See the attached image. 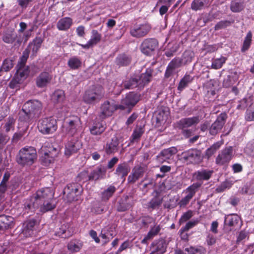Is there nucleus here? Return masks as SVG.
<instances>
[{
  "instance_id": "1",
  "label": "nucleus",
  "mask_w": 254,
  "mask_h": 254,
  "mask_svg": "<svg viewBox=\"0 0 254 254\" xmlns=\"http://www.w3.org/2000/svg\"><path fill=\"white\" fill-rule=\"evenodd\" d=\"M54 193L50 188L41 189L37 191L36 194L24 203L25 213H28L30 209L39 207V203L46 199L54 198Z\"/></svg>"
},
{
  "instance_id": "2",
  "label": "nucleus",
  "mask_w": 254,
  "mask_h": 254,
  "mask_svg": "<svg viewBox=\"0 0 254 254\" xmlns=\"http://www.w3.org/2000/svg\"><path fill=\"white\" fill-rule=\"evenodd\" d=\"M41 103L37 100H30L26 102L23 105L22 113L24 114L23 120L26 123L37 117L41 108Z\"/></svg>"
},
{
  "instance_id": "3",
  "label": "nucleus",
  "mask_w": 254,
  "mask_h": 254,
  "mask_svg": "<svg viewBox=\"0 0 254 254\" xmlns=\"http://www.w3.org/2000/svg\"><path fill=\"white\" fill-rule=\"evenodd\" d=\"M36 159V150L33 147H24L19 152L17 162L22 165H31Z\"/></svg>"
},
{
  "instance_id": "4",
  "label": "nucleus",
  "mask_w": 254,
  "mask_h": 254,
  "mask_svg": "<svg viewBox=\"0 0 254 254\" xmlns=\"http://www.w3.org/2000/svg\"><path fill=\"white\" fill-rule=\"evenodd\" d=\"M104 95L101 86H94L86 90L83 95V101L87 104H95L99 102Z\"/></svg>"
},
{
  "instance_id": "5",
  "label": "nucleus",
  "mask_w": 254,
  "mask_h": 254,
  "mask_svg": "<svg viewBox=\"0 0 254 254\" xmlns=\"http://www.w3.org/2000/svg\"><path fill=\"white\" fill-rule=\"evenodd\" d=\"M38 128L43 134L54 133L57 129V121L53 118H46L39 120Z\"/></svg>"
},
{
  "instance_id": "6",
  "label": "nucleus",
  "mask_w": 254,
  "mask_h": 254,
  "mask_svg": "<svg viewBox=\"0 0 254 254\" xmlns=\"http://www.w3.org/2000/svg\"><path fill=\"white\" fill-rule=\"evenodd\" d=\"M17 71L9 83V87L12 89L16 88L18 84L22 83L27 77L29 70L28 67L16 66Z\"/></svg>"
},
{
  "instance_id": "7",
  "label": "nucleus",
  "mask_w": 254,
  "mask_h": 254,
  "mask_svg": "<svg viewBox=\"0 0 254 254\" xmlns=\"http://www.w3.org/2000/svg\"><path fill=\"white\" fill-rule=\"evenodd\" d=\"M139 100V95L133 92H130L122 99L121 104L118 105V108L121 110L127 109L130 111Z\"/></svg>"
},
{
  "instance_id": "8",
  "label": "nucleus",
  "mask_w": 254,
  "mask_h": 254,
  "mask_svg": "<svg viewBox=\"0 0 254 254\" xmlns=\"http://www.w3.org/2000/svg\"><path fill=\"white\" fill-rule=\"evenodd\" d=\"M158 47V42L155 39H145L140 47L141 52L146 55H152Z\"/></svg>"
},
{
  "instance_id": "9",
  "label": "nucleus",
  "mask_w": 254,
  "mask_h": 254,
  "mask_svg": "<svg viewBox=\"0 0 254 254\" xmlns=\"http://www.w3.org/2000/svg\"><path fill=\"white\" fill-rule=\"evenodd\" d=\"M81 124L80 120L78 117H71L65 122L66 129L69 134L73 135L79 130Z\"/></svg>"
},
{
  "instance_id": "10",
  "label": "nucleus",
  "mask_w": 254,
  "mask_h": 254,
  "mask_svg": "<svg viewBox=\"0 0 254 254\" xmlns=\"http://www.w3.org/2000/svg\"><path fill=\"white\" fill-rule=\"evenodd\" d=\"M150 29L151 27L148 23L136 24L131 29L130 33L133 37L139 38L146 35Z\"/></svg>"
},
{
  "instance_id": "11",
  "label": "nucleus",
  "mask_w": 254,
  "mask_h": 254,
  "mask_svg": "<svg viewBox=\"0 0 254 254\" xmlns=\"http://www.w3.org/2000/svg\"><path fill=\"white\" fill-rule=\"evenodd\" d=\"M182 156L185 160L191 163H198L201 160V152L196 149H191L184 152Z\"/></svg>"
},
{
  "instance_id": "12",
  "label": "nucleus",
  "mask_w": 254,
  "mask_h": 254,
  "mask_svg": "<svg viewBox=\"0 0 254 254\" xmlns=\"http://www.w3.org/2000/svg\"><path fill=\"white\" fill-rule=\"evenodd\" d=\"M227 116L226 113H221L217 117L216 121L211 125L209 128V132L211 135L216 134L223 127Z\"/></svg>"
},
{
  "instance_id": "13",
  "label": "nucleus",
  "mask_w": 254,
  "mask_h": 254,
  "mask_svg": "<svg viewBox=\"0 0 254 254\" xmlns=\"http://www.w3.org/2000/svg\"><path fill=\"white\" fill-rule=\"evenodd\" d=\"M81 146V141L76 138L72 139L65 145L64 154L67 156H70L72 154L76 153Z\"/></svg>"
},
{
  "instance_id": "14",
  "label": "nucleus",
  "mask_w": 254,
  "mask_h": 254,
  "mask_svg": "<svg viewBox=\"0 0 254 254\" xmlns=\"http://www.w3.org/2000/svg\"><path fill=\"white\" fill-rule=\"evenodd\" d=\"M81 191V187L77 184L67 186L64 190V193L67 194V197L69 201H74L78 199V196L80 195Z\"/></svg>"
},
{
  "instance_id": "15",
  "label": "nucleus",
  "mask_w": 254,
  "mask_h": 254,
  "mask_svg": "<svg viewBox=\"0 0 254 254\" xmlns=\"http://www.w3.org/2000/svg\"><path fill=\"white\" fill-rule=\"evenodd\" d=\"M200 186L201 184L199 183H194L187 188L186 191L187 195L185 197L182 198L179 202V204L181 206H185L189 202L190 200L192 198V197L195 194L197 189Z\"/></svg>"
},
{
  "instance_id": "16",
  "label": "nucleus",
  "mask_w": 254,
  "mask_h": 254,
  "mask_svg": "<svg viewBox=\"0 0 254 254\" xmlns=\"http://www.w3.org/2000/svg\"><path fill=\"white\" fill-rule=\"evenodd\" d=\"M119 109L118 105L110 103L107 101L104 102L101 107V112L100 117L101 119H104L106 117L112 116L113 112L117 109Z\"/></svg>"
},
{
  "instance_id": "17",
  "label": "nucleus",
  "mask_w": 254,
  "mask_h": 254,
  "mask_svg": "<svg viewBox=\"0 0 254 254\" xmlns=\"http://www.w3.org/2000/svg\"><path fill=\"white\" fill-rule=\"evenodd\" d=\"M232 147H229L223 149L216 159V164L222 165L228 163L232 158Z\"/></svg>"
},
{
  "instance_id": "18",
  "label": "nucleus",
  "mask_w": 254,
  "mask_h": 254,
  "mask_svg": "<svg viewBox=\"0 0 254 254\" xmlns=\"http://www.w3.org/2000/svg\"><path fill=\"white\" fill-rule=\"evenodd\" d=\"M52 79V75L49 72H41L36 79V84L39 88H44L49 84Z\"/></svg>"
},
{
  "instance_id": "19",
  "label": "nucleus",
  "mask_w": 254,
  "mask_h": 254,
  "mask_svg": "<svg viewBox=\"0 0 254 254\" xmlns=\"http://www.w3.org/2000/svg\"><path fill=\"white\" fill-rule=\"evenodd\" d=\"M182 65V61L180 59H173L168 64L165 74V76L168 78L177 73V69Z\"/></svg>"
},
{
  "instance_id": "20",
  "label": "nucleus",
  "mask_w": 254,
  "mask_h": 254,
  "mask_svg": "<svg viewBox=\"0 0 254 254\" xmlns=\"http://www.w3.org/2000/svg\"><path fill=\"white\" fill-rule=\"evenodd\" d=\"M200 121L198 117H193L182 119L178 123V127L180 129H184L195 126Z\"/></svg>"
},
{
  "instance_id": "21",
  "label": "nucleus",
  "mask_w": 254,
  "mask_h": 254,
  "mask_svg": "<svg viewBox=\"0 0 254 254\" xmlns=\"http://www.w3.org/2000/svg\"><path fill=\"white\" fill-rule=\"evenodd\" d=\"M146 170L143 166H135L132 170L131 173L128 176L127 180L130 183H135L139 178L141 177Z\"/></svg>"
},
{
  "instance_id": "22",
  "label": "nucleus",
  "mask_w": 254,
  "mask_h": 254,
  "mask_svg": "<svg viewBox=\"0 0 254 254\" xmlns=\"http://www.w3.org/2000/svg\"><path fill=\"white\" fill-rule=\"evenodd\" d=\"M177 152V149L176 147H172L169 148L164 149L157 156L158 160L159 162H164L168 161Z\"/></svg>"
},
{
  "instance_id": "23",
  "label": "nucleus",
  "mask_w": 254,
  "mask_h": 254,
  "mask_svg": "<svg viewBox=\"0 0 254 254\" xmlns=\"http://www.w3.org/2000/svg\"><path fill=\"white\" fill-rule=\"evenodd\" d=\"M35 225V221L34 220H29L25 222L22 226L21 236L28 237L33 234L34 227Z\"/></svg>"
},
{
  "instance_id": "24",
  "label": "nucleus",
  "mask_w": 254,
  "mask_h": 254,
  "mask_svg": "<svg viewBox=\"0 0 254 254\" xmlns=\"http://www.w3.org/2000/svg\"><path fill=\"white\" fill-rule=\"evenodd\" d=\"M151 246L153 250L150 254H164L166 251L167 244L164 240H159L154 242Z\"/></svg>"
},
{
  "instance_id": "25",
  "label": "nucleus",
  "mask_w": 254,
  "mask_h": 254,
  "mask_svg": "<svg viewBox=\"0 0 254 254\" xmlns=\"http://www.w3.org/2000/svg\"><path fill=\"white\" fill-rule=\"evenodd\" d=\"M130 171L129 166L125 163L120 164L118 165L115 174L122 180V183H124L126 180V177Z\"/></svg>"
},
{
  "instance_id": "26",
  "label": "nucleus",
  "mask_w": 254,
  "mask_h": 254,
  "mask_svg": "<svg viewBox=\"0 0 254 254\" xmlns=\"http://www.w3.org/2000/svg\"><path fill=\"white\" fill-rule=\"evenodd\" d=\"M56 207V201L54 198L46 199V200L39 203V207L40 211L42 212H46L52 210Z\"/></svg>"
},
{
  "instance_id": "27",
  "label": "nucleus",
  "mask_w": 254,
  "mask_h": 254,
  "mask_svg": "<svg viewBox=\"0 0 254 254\" xmlns=\"http://www.w3.org/2000/svg\"><path fill=\"white\" fill-rule=\"evenodd\" d=\"M13 217L6 215L0 216V230L3 231L11 228L13 225Z\"/></svg>"
},
{
  "instance_id": "28",
  "label": "nucleus",
  "mask_w": 254,
  "mask_h": 254,
  "mask_svg": "<svg viewBox=\"0 0 254 254\" xmlns=\"http://www.w3.org/2000/svg\"><path fill=\"white\" fill-rule=\"evenodd\" d=\"M106 174V169L99 167L92 171L88 176V179L89 180L96 181L99 179H104L105 178Z\"/></svg>"
},
{
  "instance_id": "29",
  "label": "nucleus",
  "mask_w": 254,
  "mask_h": 254,
  "mask_svg": "<svg viewBox=\"0 0 254 254\" xmlns=\"http://www.w3.org/2000/svg\"><path fill=\"white\" fill-rule=\"evenodd\" d=\"M119 142L117 139H112L111 141L107 143L104 146V150L108 154L114 153L118 150Z\"/></svg>"
},
{
  "instance_id": "30",
  "label": "nucleus",
  "mask_w": 254,
  "mask_h": 254,
  "mask_svg": "<svg viewBox=\"0 0 254 254\" xmlns=\"http://www.w3.org/2000/svg\"><path fill=\"white\" fill-rule=\"evenodd\" d=\"M42 40L40 38H36L33 42L29 44L26 50H29V53L31 51L32 56H35L41 47Z\"/></svg>"
},
{
  "instance_id": "31",
  "label": "nucleus",
  "mask_w": 254,
  "mask_h": 254,
  "mask_svg": "<svg viewBox=\"0 0 254 254\" xmlns=\"http://www.w3.org/2000/svg\"><path fill=\"white\" fill-rule=\"evenodd\" d=\"M213 171L210 170H202L196 172L194 177L197 180H208L211 177Z\"/></svg>"
},
{
  "instance_id": "32",
  "label": "nucleus",
  "mask_w": 254,
  "mask_h": 254,
  "mask_svg": "<svg viewBox=\"0 0 254 254\" xmlns=\"http://www.w3.org/2000/svg\"><path fill=\"white\" fill-rule=\"evenodd\" d=\"M72 20L69 17L61 19L57 23V28L60 30H66L70 28Z\"/></svg>"
},
{
  "instance_id": "33",
  "label": "nucleus",
  "mask_w": 254,
  "mask_h": 254,
  "mask_svg": "<svg viewBox=\"0 0 254 254\" xmlns=\"http://www.w3.org/2000/svg\"><path fill=\"white\" fill-rule=\"evenodd\" d=\"M65 99L64 92L62 90H56L52 96V100L55 103H60L63 102Z\"/></svg>"
},
{
  "instance_id": "34",
  "label": "nucleus",
  "mask_w": 254,
  "mask_h": 254,
  "mask_svg": "<svg viewBox=\"0 0 254 254\" xmlns=\"http://www.w3.org/2000/svg\"><path fill=\"white\" fill-rule=\"evenodd\" d=\"M152 74V70L150 69H147L144 73H142L140 77H138V82L139 85H144L146 83L150 81Z\"/></svg>"
},
{
  "instance_id": "35",
  "label": "nucleus",
  "mask_w": 254,
  "mask_h": 254,
  "mask_svg": "<svg viewBox=\"0 0 254 254\" xmlns=\"http://www.w3.org/2000/svg\"><path fill=\"white\" fill-rule=\"evenodd\" d=\"M144 132V127L137 126L134 129L131 135V142L138 141Z\"/></svg>"
},
{
  "instance_id": "36",
  "label": "nucleus",
  "mask_w": 254,
  "mask_h": 254,
  "mask_svg": "<svg viewBox=\"0 0 254 254\" xmlns=\"http://www.w3.org/2000/svg\"><path fill=\"white\" fill-rule=\"evenodd\" d=\"M192 80L193 78L190 75L186 74L180 80L178 86V90L182 91L192 81Z\"/></svg>"
},
{
  "instance_id": "37",
  "label": "nucleus",
  "mask_w": 254,
  "mask_h": 254,
  "mask_svg": "<svg viewBox=\"0 0 254 254\" xmlns=\"http://www.w3.org/2000/svg\"><path fill=\"white\" fill-rule=\"evenodd\" d=\"M67 65L71 69H77L81 66V61L79 58L73 56L68 60Z\"/></svg>"
},
{
  "instance_id": "38",
  "label": "nucleus",
  "mask_w": 254,
  "mask_h": 254,
  "mask_svg": "<svg viewBox=\"0 0 254 254\" xmlns=\"http://www.w3.org/2000/svg\"><path fill=\"white\" fill-rule=\"evenodd\" d=\"M240 217L236 214H231L225 216V223L229 226H233L236 225L240 221Z\"/></svg>"
},
{
  "instance_id": "39",
  "label": "nucleus",
  "mask_w": 254,
  "mask_h": 254,
  "mask_svg": "<svg viewBox=\"0 0 254 254\" xmlns=\"http://www.w3.org/2000/svg\"><path fill=\"white\" fill-rule=\"evenodd\" d=\"M16 37V34L14 32L9 31L3 34L2 40L6 43H12L15 41Z\"/></svg>"
},
{
  "instance_id": "40",
  "label": "nucleus",
  "mask_w": 254,
  "mask_h": 254,
  "mask_svg": "<svg viewBox=\"0 0 254 254\" xmlns=\"http://www.w3.org/2000/svg\"><path fill=\"white\" fill-rule=\"evenodd\" d=\"M105 129L104 125L102 123H95L90 128V132L92 134L98 135L102 133Z\"/></svg>"
},
{
  "instance_id": "41",
  "label": "nucleus",
  "mask_w": 254,
  "mask_h": 254,
  "mask_svg": "<svg viewBox=\"0 0 254 254\" xmlns=\"http://www.w3.org/2000/svg\"><path fill=\"white\" fill-rule=\"evenodd\" d=\"M252 33L251 31L248 32L245 38L242 47L241 48V51L244 52L247 51L252 43Z\"/></svg>"
},
{
  "instance_id": "42",
  "label": "nucleus",
  "mask_w": 254,
  "mask_h": 254,
  "mask_svg": "<svg viewBox=\"0 0 254 254\" xmlns=\"http://www.w3.org/2000/svg\"><path fill=\"white\" fill-rule=\"evenodd\" d=\"M185 251L188 254H205V250L201 246L186 248Z\"/></svg>"
},
{
  "instance_id": "43",
  "label": "nucleus",
  "mask_w": 254,
  "mask_h": 254,
  "mask_svg": "<svg viewBox=\"0 0 254 254\" xmlns=\"http://www.w3.org/2000/svg\"><path fill=\"white\" fill-rule=\"evenodd\" d=\"M82 247V244L79 241H71L67 246L68 249L72 253L79 252Z\"/></svg>"
},
{
  "instance_id": "44",
  "label": "nucleus",
  "mask_w": 254,
  "mask_h": 254,
  "mask_svg": "<svg viewBox=\"0 0 254 254\" xmlns=\"http://www.w3.org/2000/svg\"><path fill=\"white\" fill-rule=\"evenodd\" d=\"M123 86L126 89H132L139 85L138 82V76L132 78L128 81H126L123 83Z\"/></svg>"
},
{
  "instance_id": "45",
  "label": "nucleus",
  "mask_w": 254,
  "mask_h": 254,
  "mask_svg": "<svg viewBox=\"0 0 254 254\" xmlns=\"http://www.w3.org/2000/svg\"><path fill=\"white\" fill-rule=\"evenodd\" d=\"M208 0H194L191 4L192 9L198 10L202 9L207 3Z\"/></svg>"
},
{
  "instance_id": "46",
  "label": "nucleus",
  "mask_w": 254,
  "mask_h": 254,
  "mask_svg": "<svg viewBox=\"0 0 254 254\" xmlns=\"http://www.w3.org/2000/svg\"><path fill=\"white\" fill-rule=\"evenodd\" d=\"M116 188L113 186H109L106 190H105L102 194V199L104 200H107L111 197L113 193L116 191Z\"/></svg>"
},
{
  "instance_id": "47",
  "label": "nucleus",
  "mask_w": 254,
  "mask_h": 254,
  "mask_svg": "<svg viewBox=\"0 0 254 254\" xmlns=\"http://www.w3.org/2000/svg\"><path fill=\"white\" fill-rule=\"evenodd\" d=\"M101 36L97 30H93L92 31V35L91 38L88 41L92 46L96 45L100 42Z\"/></svg>"
},
{
  "instance_id": "48",
  "label": "nucleus",
  "mask_w": 254,
  "mask_h": 254,
  "mask_svg": "<svg viewBox=\"0 0 254 254\" xmlns=\"http://www.w3.org/2000/svg\"><path fill=\"white\" fill-rule=\"evenodd\" d=\"M193 56L194 53L192 51L190 50L186 51L183 55L182 59H181L182 61V64H186L188 63H190Z\"/></svg>"
},
{
  "instance_id": "49",
  "label": "nucleus",
  "mask_w": 254,
  "mask_h": 254,
  "mask_svg": "<svg viewBox=\"0 0 254 254\" xmlns=\"http://www.w3.org/2000/svg\"><path fill=\"white\" fill-rule=\"evenodd\" d=\"M226 61V58L224 57L216 59L212 62L211 66L213 68L216 69L220 68L225 63Z\"/></svg>"
},
{
  "instance_id": "50",
  "label": "nucleus",
  "mask_w": 254,
  "mask_h": 254,
  "mask_svg": "<svg viewBox=\"0 0 254 254\" xmlns=\"http://www.w3.org/2000/svg\"><path fill=\"white\" fill-rule=\"evenodd\" d=\"M130 61V58L125 55H120L117 59V63L120 65H127L129 64Z\"/></svg>"
},
{
  "instance_id": "51",
  "label": "nucleus",
  "mask_w": 254,
  "mask_h": 254,
  "mask_svg": "<svg viewBox=\"0 0 254 254\" xmlns=\"http://www.w3.org/2000/svg\"><path fill=\"white\" fill-rule=\"evenodd\" d=\"M13 66V61L11 59H5L0 68V71H8Z\"/></svg>"
},
{
  "instance_id": "52",
  "label": "nucleus",
  "mask_w": 254,
  "mask_h": 254,
  "mask_svg": "<svg viewBox=\"0 0 254 254\" xmlns=\"http://www.w3.org/2000/svg\"><path fill=\"white\" fill-rule=\"evenodd\" d=\"M168 118V112L167 111H160L157 114L156 117L157 122L162 123L167 120Z\"/></svg>"
},
{
  "instance_id": "53",
  "label": "nucleus",
  "mask_w": 254,
  "mask_h": 254,
  "mask_svg": "<svg viewBox=\"0 0 254 254\" xmlns=\"http://www.w3.org/2000/svg\"><path fill=\"white\" fill-rule=\"evenodd\" d=\"M29 50H25L23 52L22 56L20 58V61H19L17 66L26 67L25 66V64L27 61V60L29 57Z\"/></svg>"
},
{
  "instance_id": "54",
  "label": "nucleus",
  "mask_w": 254,
  "mask_h": 254,
  "mask_svg": "<svg viewBox=\"0 0 254 254\" xmlns=\"http://www.w3.org/2000/svg\"><path fill=\"white\" fill-rule=\"evenodd\" d=\"M14 123L15 121L13 118H8L4 126L6 132H8L11 130H14Z\"/></svg>"
},
{
  "instance_id": "55",
  "label": "nucleus",
  "mask_w": 254,
  "mask_h": 254,
  "mask_svg": "<svg viewBox=\"0 0 254 254\" xmlns=\"http://www.w3.org/2000/svg\"><path fill=\"white\" fill-rule=\"evenodd\" d=\"M41 161L44 165L47 166L52 163L54 159L50 156L48 153L44 152V155L41 157Z\"/></svg>"
},
{
  "instance_id": "56",
  "label": "nucleus",
  "mask_w": 254,
  "mask_h": 254,
  "mask_svg": "<svg viewBox=\"0 0 254 254\" xmlns=\"http://www.w3.org/2000/svg\"><path fill=\"white\" fill-rule=\"evenodd\" d=\"M161 230V227L159 225H154L148 233L147 234V238H152L155 235H157L158 233L160 232Z\"/></svg>"
},
{
  "instance_id": "57",
  "label": "nucleus",
  "mask_w": 254,
  "mask_h": 254,
  "mask_svg": "<svg viewBox=\"0 0 254 254\" xmlns=\"http://www.w3.org/2000/svg\"><path fill=\"white\" fill-rule=\"evenodd\" d=\"M231 9L233 12H239L243 9V5L241 3L233 1L231 5Z\"/></svg>"
},
{
  "instance_id": "58",
  "label": "nucleus",
  "mask_w": 254,
  "mask_h": 254,
  "mask_svg": "<svg viewBox=\"0 0 254 254\" xmlns=\"http://www.w3.org/2000/svg\"><path fill=\"white\" fill-rule=\"evenodd\" d=\"M161 203V199L158 197H155L152 199L149 202L148 206L152 208H155L159 206Z\"/></svg>"
},
{
  "instance_id": "59",
  "label": "nucleus",
  "mask_w": 254,
  "mask_h": 254,
  "mask_svg": "<svg viewBox=\"0 0 254 254\" xmlns=\"http://www.w3.org/2000/svg\"><path fill=\"white\" fill-rule=\"evenodd\" d=\"M192 211H188L184 213L179 220V223L180 224L183 223L190 219L192 216Z\"/></svg>"
},
{
  "instance_id": "60",
  "label": "nucleus",
  "mask_w": 254,
  "mask_h": 254,
  "mask_svg": "<svg viewBox=\"0 0 254 254\" xmlns=\"http://www.w3.org/2000/svg\"><path fill=\"white\" fill-rule=\"evenodd\" d=\"M198 222V221L197 220L190 221L188 222L185 226L182 228V231H188L189 229L195 226Z\"/></svg>"
},
{
  "instance_id": "61",
  "label": "nucleus",
  "mask_w": 254,
  "mask_h": 254,
  "mask_svg": "<svg viewBox=\"0 0 254 254\" xmlns=\"http://www.w3.org/2000/svg\"><path fill=\"white\" fill-rule=\"evenodd\" d=\"M9 178V174L8 173H5L3 178V180L0 184V190L2 192H4L6 190L5 182L8 180Z\"/></svg>"
},
{
  "instance_id": "62",
  "label": "nucleus",
  "mask_w": 254,
  "mask_h": 254,
  "mask_svg": "<svg viewBox=\"0 0 254 254\" xmlns=\"http://www.w3.org/2000/svg\"><path fill=\"white\" fill-rule=\"evenodd\" d=\"M233 183L231 181H226L223 182L221 186L218 188V190H220L221 191L223 190L226 189H229L232 185Z\"/></svg>"
},
{
  "instance_id": "63",
  "label": "nucleus",
  "mask_w": 254,
  "mask_h": 254,
  "mask_svg": "<svg viewBox=\"0 0 254 254\" xmlns=\"http://www.w3.org/2000/svg\"><path fill=\"white\" fill-rule=\"evenodd\" d=\"M119 161V159L117 157H113L111 160H110L107 164V168L111 169L113 168L115 164L117 163Z\"/></svg>"
},
{
  "instance_id": "64",
  "label": "nucleus",
  "mask_w": 254,
  "mask_h": 254,
  "mask_svg": "<svg viewBox=\"0 0 254 254\" xmlns=\"http://www.w3.org/2000/svg\"><path fill=\"white\" fill-rule=\"evenodd\" d=\"M245 118L247 121H252L254 120V111L248 110L246 112Z\"/></svg>"
}]
</instances>
